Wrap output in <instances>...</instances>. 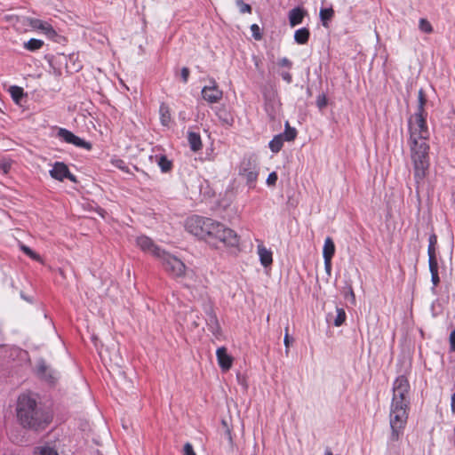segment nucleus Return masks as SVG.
I'll list each match as a JSON object with an SVG mask.
<instances>
[{
	"mask_svg": "<svg viewBox=\"0 0 455 455\" xmlns=\"http://www.w3.org/2000/svg\"><path fill=\"white\" fill-rule=\"evenodd\" d=\"M210 331L212 333V335L216 338V339H220L222 335V332H221V328H220V323H217L212 327L209 328Z\"/></svg>",
	"mask_w": 455,
	"mask_h": 455,
	"instance_id": "e433bc0d",
	"label": "nucleus"
},
{
	"mask_svg": "<svg viewBox=\"0 0 455 455\" xmlns=\"http://www.w3.org/2000/svg\"><path fill=\"white\" fill-rule=\"evenodd\" d=\"M251 30L252 32V36L256 40L261 39V34L259 32V27L257 24H252L251 26Z\"/></svg>",
	"mask_w": 455,
	"mask_h": 455,
	"instance_id": "4c0bfd02",
	"label": "nucleus"
},
{
	"mask_svg": "<svg viewBox=\"0 0 455 455\" xmlns=\"http://www.w3.org/2000/svg\"><path fill=\"white\" fill-rule=\"evenodd\" d=\"M136 245L144 252L151 254L153 257L157 258L163 251L153 240L147 235H140L136 238Z\"/></svg>",
	"mask_w": 455,
	"mask_h": 455,
	"instance_id": "6e6552de",
	"label": "nucleus"
},
{
	"mask_svg": "<svg viewBox=\"0 0 455 455\" xmlns=\"http://www.w3.org/2000/svg\"><path fill=\"white\" fill-rule=\"evenodd\" d=\"M236 5L239 7V11L242 13H251V7L250 4H245L243 0H236Z\"/></svg>",
	"mask_w": 455,
	"mask_h": 455,
	"instance_id": "473e14b6",
	"label": "nucleus"
},
{
	"mask_svg": "<svg viewBox=\"0 0 455 455\" xmlns=\"http://www.w3.org/2000/svg\"><path fill=\"white\" fill-rule=\"evenodd\" d=\"M451 402L455 403V393L451 395Z\"/></svg>",
	"mask_w": 455,
	"mask_h": 455,
	"instance_id": "5fc2aeb1",
	"label": "nucleus"
},
{
	"mask_svg": "<svg viewBox=\"0 0 455 455\" xmlns=\"http://www.w3.org/2000/svg\"><path fill=\"white\" fill-rule=\"evenodd\" d=\"M38 374L50 382H54L57 379L56 373L52 371L44 363L38 365Z\"/></svg>",
	"mask_w": 455,
	"mask_h": 455,
	"instance_id": "dca6fc26",
	"label": "nucleus"
},
{
	"mask_svg": "<svg viewBox=\"0 0 455 455\" xmlns=\"http://www.w3.org/2000/svg\"><path fill=\"white\" fill-rule=\"evenodd\" d=\"M324 261V269L328 275L331 274V259H323Z\"/></svg>",
	"mask_w": 455,
	"mask_h": 455,
	"instance_id": "79ce46f5",
	"label": "nucleus"
},
{
	"mask_svg": "<svg viewBox=\"0 0 455 455\" xmlns=\"http://www.w3.org/2000/svg\"><path fill=\"white\" fill-rule=\"evenodd\" d=\"M257 251L261 265L265 267H269L273 262L272 251L263 244H259Z\"/></svg>",
	"mask_w": 455,
	"mask_h": 455,
	"instance_id": "4468645a",
	"label": "nucleus"
},
{
	"mask_svg": "<svg viewBox=\"0 0 455 455\" xmlns=\"http://www.w3.org/2000/svg\"><path fill=\"white\" fill-rule=\"evenodd\" d=\"M239 173L243 176L250 188H253L259 175V165L255 159L245 158L240 165Z\"/></svg>",
	"mask_w": 455,
	"mask_h": 455,
	"instance_id": "423d86ee",
	"label": "nucleus"
},
{
	"mask_svg": "<svg viewBox=\"0 0 455 455\" xmlns=\"http://www.w3.org/2000/svg\"><path fill=\"white\" fill-rule=\"evenodd\" d=\"M156 259L160 260L162 267L169 275L176 277L184 275L186 266L176 256L163 250Z\"/></svg>",
	"mask_w": 455,
	"mask_h": 455,
	"instance_id": "39448f33",
	"label": "nucleus"
},
{
	"mask_svg": "<svg viewBox=\"0 0 455 455\" xmlns=\"http://www.w3.org/2000/svg\"><path fill=\"white\" fill-rule=\"evenodd\" d=\"M348 295L350 296L352 302L355 303V297L354 291L351 287H349Z\"/></svg>",
	"mask_w": 455,
	"mask_h": 455,
	"instance_id": "8fccbe9b",
	"label": "nucleus"
},
{
	"mask_svg": "<svg viewBox=\"0 0 455 455\" xmlns=\"http://www.w3.org/2000/svg\"><path fill=\"white\" fill-rule=\"evenodd\" d=\"M428 266L431 273V281L433 283L434 287H435L440 283L437 261L428 262Z\"/></svg>",
	"mask_w": 455,
	"mask_h": 455,
	"instance_id": "5701e85b",
	"label": "nucleus"
},
{
	"mask_svg": "<svg viewBox=\"0 0 455 455\" xmlns=\"http://www.w3.org/2000/svg\"><path fill=\"white\" fill-rule=\"evenodd\" d=\"M29 258L36 260V261H41V257L40 255H38L37 253H36L35 251H32V253L29 255Z\"/></svg>",
	"mask_w": 455,
	"mask_h": 455,
	"instance_id": "09e8293b",
	"label": "nucleus"
},
{
	"mask_svg": "<svg viewBox=\"0 0 455 455\" xmlns=\"http://www.w3.org/2000/svg\"><path fill=\"white\" fill-rule=\"evenodd\" d=\"M50 175L60 181H62L64 179H68L73 182L76 181L75 175H73L69 172L68 167L61 162H56L53 164L52 169L50 171Z\"/></svg>",
	"mask_w": 455,
	"mask_h": 455,
	"instance_id": "9d476101",
	"label": "nucleus"
},
{
	"mask_svg": "<svg viewBox=\"0 0 455 455\" xmlns=\"http://www.w3.org/2000/svg\"><path fill=\"white\" fill-rule=\"evenodd\" d=\"M425 103H426V99L424 96V92L422 90H419V95H418V110L416 113L427 115V113L425 112V109H424Z\"/></svg>",
	"mask_w": 455,
	"mask_h": 455,
	"instance_id": "7c9ffc66",
	"label": "nucleus"
},
{
	"mask_svg": "<svg viewBox=\"0 0 455 455\" xmlns=\"http://www.w3.org/2000/svg\"><path fill=\"white\" fill-rule=\"evenodd\" d=\"M335 253V244L331 237H326L323 247V258L332 259Z\"/></svg>",
	"mask_w": 455,
	"mask_h": 455,
	"instance_id": "2eb2a0df",
	"label": "nucleus"
},
{
	"mask_svg": "<svg viewBox=\"0 0 455 455\" xmlns=\"http://www.w3.org/2000/svg\"><path fill=\"white\" fill-rule=\"evenodd\" d=\"M185 228L188 233L214 246L219 243L231 247L239 244V236L233 229L211 218L190 216L185 221Z\"/></svg>",
	"mask_w": 455,
	"mask_h": 455,
	"instance_id": "f03ea898",
	"label": "nucleus"
},
{
	"mask_svg": "<svg viewBox=\"0 0 455 455\" xmlns=\"http://www.w3.org/2000/svg\"><path fill=\"white\" fill-rule=\"evenodd\" d=\"M324 455H333V454H332V452H331V450L327 449V450L325 451V452H324Z\"/></svg>",
	"mask_w": 455,
	"mask_h": 455,
	"instance_id": "864d4df0",
	"label": "nucleus"
},
{
	"mask_svg": "<svg viewBox=\"0 0 455 455\" xmlns=\"http://www.w3.org/2000/svg\"><path fill=\"white\" fill-rule=\"evenodd\" d=\"M281 76L282 78L287 83V84H291V81H292V76L291 74L288 71H282L281 72Z\"/></svg>",
	"mask_w": 455,
	"mask_h": 455,
	"instance_id": "a19ab883",
	"label": "nucleus"
},
{
	"mask_svg": "<svg viewBox=\"0 0 455 455\" xmlns=\"http://www.w3.org/2000/svg\"><path fill=\"white\" fill-rule=\"evenodd\" d=\"M451 410L453 413H455V403L453 402H451Z\"/></svg>",
	"mask_w": 455,
	"mask_h": 455,
	"instance_id": "603ef678",
	"label": "nucleus"
},
{
	"mask_svg": "<svg viewBox=\"0 0 455 455\" xmlns=\"http://www.w3.org/2000/svg\"><path fill=\"white\" fill-rule=\"evenodd\" d=\"M316 106L320 110L327 106V97L324 93L319 94L316 98Z\"/></svg>",
	"mask_w": 455,
	"mask_h": 455,
	"instance_id": "f704fd0d",
	"label": "nucleus"
},
{
	"mask_svg": "<svg viewBox=\"0 0 455 455\" xmlns=\"http://www.w3.org/2000/svg\"><path fill=\"white\" fill-rule=\"evenodd\" d=\"M307 12L301 7H296L289 12L288 18L291 27H295L302 23Z\"/></svg>",
	"mask_w": 455,
	"mask_h": 455,
	"instance_id": "ddd939ff",
	"label": "nucleus"
},
{
	"mask_svg": "<svg viewBox=\"0 0 455 455\" xmlns=\"http://www.w3.org/2000/svg\"><path fill=\"white\" fill-rule=\"evenodd\" d=\"M202 96L204 100L212 104L219 102L222 99L223 92L219 89L216 82L214 80H211V84L205 85L202 89Z\"/></svg>",
	"mask_w": 455,
	"mask_h": 455,
	"instance_id": "1a4fd4ad",
	"label": "nucleus"
},
{
	"mask_svg": "<svg viewBox=\"0 0 455 455\" xmlns=\"http://www.w3.org/2000/svg\"><path fill=\"white\" fill-rule=\"evenodd\" d=\"M17 418L24 427L38 430L48 424L44 412L38 409L35 398L27 394L19 396L17 402Z\"/></svg>",
	"mask_w": 455,
	"mask_h": 455,
	"instance_id": "20e7f679",
	"label": "nucleus"
},
{
	"mask_svg": "<svg viewBox=\"0 0 455 455\" xmlns=\"http://www.w3.org/2000/svg\"><path fill=\"white\" fill-rule=\"evenodd\" d=\"M283 135V139L286 141H292L295 140L297 136V131L295 128L290 126L289 123H285V130L284 132L282 133Z\"/></svg>",
	"mask_w": 455,
	"mask_h": 455,
	"instance_id": "a878e982",
	"label": "nucleus"
},
{
	"mask_svg": "<svg viewBox=\"0 0 455 455\" xmlns=\"http://www.w3.org/2000/svg\"><path fill=\"white\" fill-rule=\"evenodd\" d=\"M113 163L116 167H118L120 169L124 168V162L123 160L117 159V160L114 161Z\"/></svg>",
	"mask_w": 455,
	"mask_h": 455,
	"instance_id": "49530a36",
	"label": "nucleus"
},
{
	"mask_svg": "<svg viewBox=\"0 0 455 455\" xmlns=\"http://www.w3.org/2000/svg\"><path fill=\"white\" fill-rule=\"evenodd\" d=\"M226 435H228V438L229 439V441L231 442L232 441V437H231V433H230V430L229 429H227L226 431Z\"/></svg>",
	"mask_w": 455,
	"mask_h": 455,
	"instance_id": "3c124183",
	"label": "nucleus"
},
{
	"mask_svg": "<svg viewBox=\"0 0 455 455\" xmlns=\"http://www.w3.org/2000/svg\"><path fill=\"white\" fill-rule=\"evenodd\" d=\"M57 137L63 142L72 144L76 148H84L86 150L92 149V144L90 142L85 141L65 128H59Z\"/></svg>",
	"mask_w": 455,
	"mask_h": 455,
	"instance_id": "0eeeda50",
	"label": "nucleus"
},
{
	"mask_svg": "<svg viewBox=\"0 0 455 455\" xmlns=\"http://www.w3.org/2000/svg\"><path fill=\"white\" fill-rule=\"evenodd\" d=\"M181 78L184 83L188 82L189 76V69L188 68H182L181 69Z\"/></svg>",
	"mask_w": 455,
	"mask_h": 455,
	"instance_id": "37998d69",
	"label": "nucleus"
},
{
	"mask_svg": "<svg viewBox=\"0 0 455 455\" xmlns=\"http://www.w3.org/2000/svg\"><path fill=\"white\" fill-rule=\"evenodd\" d=\"M276 180H277V174L275 172H273L269 173V175L267 179V184L268 186H275L276 183Z\"/></svg>",
	"mask_w": 455,
	"mask_h": 455,
	"instance_id": "58836bf2",
	"label": "nucleus"
},
{
	"mask_svg": "<svg viewBox=\"0 0 455 455\" xmlns=\"http://www.w3.org/2000/svg\"><path fill=\"white\" fill-rule=\"evenodd\" d=\"M186 319L187 320H190L191 321V325L193 327H197L199 325L197 320L199 319L197 314L194 311V310H191L189 311V313H188L187 316H186Z\"/></svg>",
	"mask_w": 455,
	"mask_h": 455,
	"instance_id": "72a5a7b5",
	"label": "nucleus"
},
{
	"mask_svg": "<svg viewBox=\"0 0 455 455\" xmlns=\"http://www.w3.org/2000/svg\"><path fill=\"white\" fill-rule=\"evenodd\" d=\"M188 140L191 150L196 152L202 148V140L198 133L190 132L188 135Z\"/></svg>",
	"mask_w": 455,
	"mask_h": 455,
	"instance_id": "a211bd4d",
	"label": "nucleus"
},
{
	"mask_svg": "<svg viewBox=\"0 0 455 455\" xmlns=\"http://www.w3.org/2000/svg\"><path fill=\"white\" fill-rule=\"evenodd\" d=\"M278 66L281 68H286L290 70L292 68V62L286 57L281 58L278 62Z\"/></svg>",
	"mask_w": 455,
	"mask_h": 455,
	"instance_id": "c9c22d12",
	"label": "nucleus"
},
{
	"mask_svg": "<svg viewBox=\"0 0 455 455\" xmlns=\"http://www.w3.org/2000/svg\"><path fill=\"white\" fill-rule=\"evenodd\" d=\"M283 141L284 139L283 134L275 135L269 142V148L272 152L278 153L283 148Z\"/></svg>",
	"mask_w": 455,
	"mask_h": 455,
	"instance_id": "4be33fe9",
	"label": "nucleus"
},
{
	"mask_svg": "<svg viewBox=\"0 0 455 455\" xmlns=\"http://www.w3.org/2000/svg\"><path fill=\"white\" fill-rule=\"evenodd\" d=\"M419 28L422 32L427 33V34H430V33L433 32L432 25L430 24V22L427 20H426L424 18L419 20Z\"/></svg>",
	"mask_w": 455,
	"mask_h": 455,
	"instance_id": "c756f323",
	"label": "nucleus"
},
{
	"mask_svg": "<svg viewBox=\"0 0 455 455\" xmlns=\"http://www.w3.org/2000/svg\"><path fill=\"white\" fill-rule=\"evenodd\" d=\"M20 250H21V251H22L26 255H28V257H29V255H30V254L32 253V251H32L28 246H27V245H25V244H21V245H20Z\"/></svg>",
	"mask_w": 455,
	"mask_h": 455,
	"instance_id": "a18cd8bd",
	"label": "nucleus"
},
{
	"mask_svg": "<svg viewBox=\"0 0 455 455\" xmlns=\"http://www.w3.org/2000/svg\"><path fill=\"white\" fill-rule=\"evenodd\" d=\"M156 162L163 172H168L172 168V163L165 156H156Z\"/></svg>",
	"mask_w": 455,
	"mask_h": 455,
	"instance_id": "412c9836",
	"label": "nucleus"
},
{
	"mask_svg": "<svg viewBox=\"0 0 455 455\" xmlns=\"http://www.w3.org/2000/svg\"><path fill=\"white\" fill-rule=\"evenodd\" d=\"M218 363L223 371H228L233 364V357L228 353L225 347H220L216 351Z\"/></svg>",
	"mask_w": 455,
	"mask_h": 455,
	"instance_id": "f8f14e48",
	"label": "nucleus"
},
{
	"mask_svg": "<svg viewBox=\"0 0 455 455\" xmlns=\"http://www.w3.org/2000/svg\"><path fill=\"white\" fill-rule=\"evenodd\" d=\"M427 115L415 113L408 120L409 146L413 164V175L417 187L423 183L429 167V131L426 121Z\"/></svg>",
	"mask_w": 455,
	"mask_h": 455,
	"instance_id": "f257e3e1",
	"label": "nucleus"
},
{
	"mask_svg": "<svg viewBox=\"0 0 455 455\" xmlns=\"http://www.w3.org/2000/svg\"><path fill=\"white\" fill-rule=\"evenodd\" d=\"M10 92H11V95H12V98L13 99L14 101L16 102H19V100L22 98L23 96V90L22 88L19 87V86H12L10 88Z\"/></svg>",
	"mask_w": 455,
	"mask_h": 455,
	"instance_id": "2f4dec72",
	"label": "nucleus"
},
{
	"mask_svg": "<svg viewBox=\"0 0 455 455\" xmlns=\"http://www.w3.org/2000/svg\"><path fill=\"white\" fill-rule=\"evenodd\" d=\"M44 42L40 39L31 38L24 43V48L30 52H35L42 48Z\"/></svg>",
	"mask_w": 455,
	"mask_h": 455,
	"instance_id": "b1692460",
	"label": "nucleus"
},
{
	"mask_svg": "<svg viewBox=\"0 0 455 455\" xmlns=\"http://www.w3.org/2000/svg\"><path fill=\"white\" fill-rule=\"evenodd\" d=\"M336 312H337V315L334 319V325L339 327L344 323V322L346 321L347 315H346V312L343 308H337Z\"/></svg>",
	"mask_w": 455,
	"mask_h": 455,
	"instance_id": "c85d7f7f",
	"label": "nucleus"
},
{
	"mask_svg": "<svg viewBox=\"0 0 455 455\" xmlns=\"http://www.w3.org/2000/svg\"><path fill=\"white\" fill-rule=\"evenodd\" d=\"M0 169L3 171L4 173H7L10 170V166L7 164H3L0 165Z\"/></svg>",
	"mask_w": 455,
	"mask_h": 455,
	"instance_id": "de8ad7c7",
	"label": "nucleus"
},
{
	"mask_svg": "<svg viewBox=\"0 0 455 455\" xmlns=\"http://www.w3.org/2000/svg\"><path fill=\"white\" fill-rule=\"evenodd\" d=\"M159 114L161 124L164 126H169L172 122L170 108L166 104L162 103L159 108Z\"/></svg>",
	"mask_w": 455,
	"mask_h": 455,
	"instance_id": "f3484780",
	"label": "nucleus"
},
{
	"mask_svg": "<svg viewBox=\"0 0 455 455\" xmlns=\"http://www.w3.org/2000/svg\"><path fill=\"white\" fill-rule=\"evenodd\" d=\"M290 337H289V334H288V328H286V333L284 335V338H283V343H284V346L286 347V353H288L289 351V347H290Z\"/></svg>",
	"mask_w": 455,
	"mask_h": 455,
	"instance_id": "c03bdc74",
	"label": "nucleus"
},
{
	"mask_svg": "<svg viewBox=\"0 0 455 455\" xmlns=\"http://www.w3.org/2000/svg\"><path fill=\"white\" fill-rule=\"evenodd\" d=\"M28 24L33 29L40 30L44 35H45L50 39H53L55 36H57V32L52 28V26L47 21L36 18H29L28 20Z\"/></svg>",
	"mask_w": 455,
	"mask_h": 455,
	"instance_id": "9b49d317",
	"label": "nucleus"
},
{
	"mask_svg": "<svg viewBox=\"0 0 455 455\" xmlns=\"http://www.w3.org/2000/svg\"><path fill=\"white\" fill-rule=\"evenodd\" d=\"M205 313L207 315L206 323H207L208 328L219 323L217 315L213 312V309L211 307L205 311Z\"/></svg>",
	"mask_w": 455,
	"mask_h": 455,
	"instance_id": "bb28decb",
	"label": "nucleus"
},
{
	"mask_svg": "<svg viewBox=\"0 0 455 455\" xmlns=\"http://www.w3.org/2000/svg\"><path fill=\"white\" fill-rule=\"evenodd\" d=\"M437 243V237L435 234H432L428 238V262L437 261L435 257V245Z\"/></svg>",
	"mask_w": 455,
	"mask_h": 455,
	"instance_id": "aec40b11",
	"label": "nucleus"
},
{
	"mask_svg": "<svg viewBox=\"0 0 455 455\" xmlns=\"http://www.w3.org/2000/svg\"><path fill=\"white\" fill-rule=\"evenodd\" d=\"M334 11L332 8H324L320 10V19L324 27L328 26V21L332 19Z\"/></svg>",
	"mask_w": 455,
	"mask_h": 455,
	"instance_id": "393cba45",
	"label": "nucleus"
},
{
	"mask_svg": "<svg viewBox=\"0 0 455 455\" xmlns=\"http://www.w3.org/2000/svg\"><path fill=\"white\" fill-rule=\"evenodd\" d=\"M392 392L389 411L391 428L389 441L394 443L397 442L403 435L408 420L411 403V386L408 379L403 375L398 376L393 382Z\"/></svg>",
	"mask_w": 455,
	"mask_h": 455,
	"instance_id": "7ed1b4c3",
	"label": "nucleus"
},
{
	"mask_svg": "<svg viewBox=\"0 0 455 455\" xmlns=\"http://www.w3.org/2000/svg\"><path fill=\"white\" fill-rule=\"evenodd\" d=\"M309 30L307 28L297 29L294 33V40L299 44H305L309 39Z\"/></svg>",
	"mask_w": 455,
	"mask_h": 455,
	"instance_id": "6ab92c4d",
	"label": "nucleus"
},
{
	"mask_svg": "<svg viewBox=\"0 0 455 455\" xmlns=\"http://www.w3.org/2000/svg\"><path fill=\"white\" fill-rule=\"evenodd\" d=\"M35 455H59L57 451L49 446H40L35 451Z\"/></svg>",
	"mask_w": 455,
	"mask_h": 455,
	"instance_id": "cd10ccee",
	"label": "nucleus"
},
{
	"mask_svg": "<svg viewBox=\"0 0 455 455\" xmlns=\"http://www.w3.org/2000/svg\"><path fill=\"white\" fill-rule=\"evenodd\" d=\"M184 455H196L191 443H187L183 448Z\"/></svg>",
	"mask_w": 455,
	"mask_h": 455,
	"instance_id": "ea45409f",
	"label": "nucleus"
}]
</instances>
